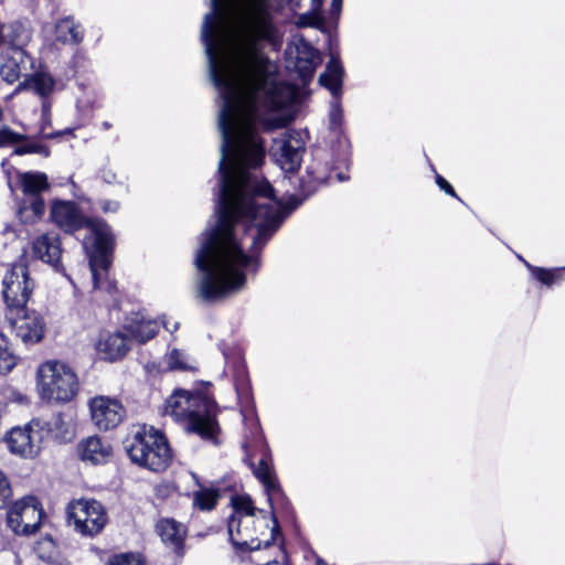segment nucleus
<instances>
[{
	"instance_id": "1",
	"label": "nucleus",
	"mask_w": 565,
	"mask_h": 565,
	"mask_svg": "<svg viewBox=\"0 0 565 565\" xmlns=\"http://www.w3.org/2000/svg\"><path fill=\"white\" fill-rule=\"evenodd\" d=\"M163 414L188 433L213 439L218 431L217 406L213 398L198 391L174 390L166 399Z\"/></svg>"
},
{
	"instance_id": "2",
	"label": "nucleus",
	"mask_w": 565,
	"mask_h": 565,
	"mask_svg": "<svg viewBox=\"0 0 565 565\" xmlns=\"http://www.w3.org/2000/svg\"><path fill=\"white\" fill-rule=\"evenodd\" d=\"M81 390L76 371L66 362L51 359L38 365L35 392L39 398L50 405L73 402Z\"/></svg>"
},
{
	"instance_id": "3",
	"label": "nucleus",
	"mask_w": 565,
	"mask_h": 565,
	"mask_svg": "<svg viewBox=\"0 0 565 565\" xmlns=\"http://www.w3.org/2000/svg\"><path fill=\"white\" fill-rule=\"evenodd\" d=\"M88 228L92 237L85 239L83 245L89 257L93 287L95 290H105L110 294L116 289V284L108 273L115 244L114 235L104 221L92 222Z\"/></svg>"
},
{
	"instance_id": "4",
	"label": "nucleus",
	"mask_w": 565,
	"mask_h": 565,
	"mask_svg": "<svg viewBox=\"0 0 565 565\" xmlns=\"http://www.w3.org/2000/svg\"><path fill=\"white\" fill-rule=\"evenodd\" d=\"M126 450L132 462L152 471L164 470L171 461V450L166 437L152 426L138 427L127 440Z\"/></svg>"
},
{
	"instance_id": "5",
	"label": "nucleus",
	"mask_w": 565,
	"mask_h": 565,
	"mask_svg": "<svg viewBox=\"0 0 565 565\" xmlns=\"http://www.w3.org/2000/svg\"><path fill=\"white\" fill-rule=\"evenodd\" d=\"M227 527L232 544L239 551H256L263 545L268 547L274 539V527L269 529L265 515L228 519Z\"/></svg>"
},
{
	"instance_id": "6",
	"label": "nucleus",
	"mask_w": 565,
	"mask_h": 565,
	"mask_svg": "<svg viewBox=\"0 0 565 565\" xmlns=\"http://www.w3.org/2000/svg\"><path fill=\"white\" fill-rule=\"evenodd\" d=\"M66 513L68 524L83 536L98 535L108 522L106 509L94 499L73 500L68 503Z\"/></svg>"
},
{
	"instance_id": "7",
	"label": "nucleus",
	"mask_w": 565,
	"mask_h": 565,
	"mask_svg": "<svg viewBox=\"0 0 565 565\" xmlns=\"http://www.w3.org/2000/svg\"><path fill=\"white\" fill-rule=\"evenodd\" d=\"M44 515L40 500L25 495L8 507L7 524L17 535H32L40 529Z\"/></svg>"
},
{
	"instance_id": "8",
	"label": "nucleus",
	"mask_w": 565,
	"mask_h": 565,
	"mask_svg": "<svg viewBox=\"0 0 565 565\" xmlns=\"http://www.w3.org/2000/svg\"><path fill=\"white\" fill-rule=\"evenodd\" d=\"M45 433L44 425L33 419L23 427L12 428L4 440L11 454L32 459L40 454Z\"/></svg>"
},
{
	"instance_id": "9",
	"label": "nucleus",
	"mask_w": 565,
	"mask_h": 565,
	"mask_svg": "<svg viewBox=\"0 0 565 565\" xmlns=\"http://www.w3.org/2000/svg\"><path fill=\"white\" fill-rule=\"evenodd\" d=\"M34 288L25 265L18 264L7 271L3 278V298L8 310L25 307Z\"/></svg>"
},
{
	"instance_id": "10",
	"label": "nucleus",
	"mask_w": 565,
	"mask_h": 565,
	"mask_svg": "<svg viewBox=\"0 0 565 565\" xmlns=\"http://www.w3.org/2000/svg\"><path fill=\"white\" fill-rule=\"evenodd\" d=\"M343 78V67L338 57L331 56L327 64L326 71L320 75L319 82L326 87L332 96L333 100L330 103L328 115L329 129L333 132H339L343 122V110L339 102L341 94Z\"/></svg>"
},
{
	"instance_id": "11",
	"label": "nucleus",
	"mask_w": 565,
	"mask_h": 565,
	"mask_svg": "<svg viewBox=\"0 0 565 565\" xmlns=\"http://www.w3.org/2000/svg\"><path fill=\"white\" fill-rule=\"evenodd\" d=\"M7 320L15 337L25 344L38 343L44 337L45 322L43 318L25 307L8 310Z\"/></svg>"
},
{
	"instance_id": "12",
	"label": "nucleus",
	"mask_w": 565,
	"mask_h": 565,
	"mask_svg": "<svg viewBox=\"0 0 565 565\" xmlns=\"http://www.w3.org/2000/svg\"><path fill=\"white\" fill-rule=\"evenodd\" d=\"M92 423L99 430H110L122 423L126 417V408L121 401L107 396L96 395L88 401Z\"/></svg>"
},
{
	"instance_id": "13",
	"label": "nucleus",
	"mask_w": 565,
	"mask_h": 565,
	"mask_svg": "<svg viewBox=\"0 0 565 565\" xmlns=\"http://www.w3.org/2000/svg\"><path fill=\"white\" fill-rule=\"evenodd\" d=\"M303 142L297 131H285L275 138L270 147V156L286 172L295 171L301 162Z\"/></svg>"
},
{
	"instance_id": "14",
	"label": "nucleus",
	"mask_w": 565,
	"mask_h": 565,
	"mask_svg": "<svg viewBox=\"0 0 565 565\" xmlns=\"http://www.w3.org/2000/svg\"><path fill=\"white\" fill-rule=\"evenodd\" d=\"M50 217L54 224L66 233H73L86 226L88 235L84 241L92 237L88 228L89 223L97 221H87L76 203L63 200H54L52 202Z\"/></svg>"
},
{
	"instance_id": "15",
	"label": "nucleus",
	"mask_w": 565,
	"mask_h": 565,
	"mask_svg": "<svg viewBox=\"0 0 565 565\" xmlns=\"http://www.w3.org/2000/svg\"><path fill=\"white\" fill-rule=\"evenodd\" d=\"M95 352L100 360L115 362L122 359L129 351V340L119 331L103 330L94 344Z\"/></svg>"
},
{
	"instance_id": "16",
	"label": "nucleus",
	"mask_w": 565,
	"mask_h": 565,
	"mask_svg": "<svg viewBox=\"0 0 565 565\" xmlns=\"http://www.w3.org/2000/svg\"><path fill=\"white\" fill-rule=\"evenodd\" d=\"M253 472L263 484L270 507L282 504L286 498L274 470L270 454L263 455L257 466L253 467Z\"/></svg>"
},
{
	"instance_id": "17",
	"label": "nucleus",
	"mask_w": 565,
	"mask_h": 565,
	"mask_svg": "<svg viewBox=\"0 0 565 565\" xmlns=\"http://www.w3.org/2000/svg\"><path fill=\"white\" fill-rule=\"evenodd\" d=\"M76 454L85 463L104 465L111 459L113 447L108 440L94 435L77 444Z\"/></svg>"
},
{
	"instance_id": "18",
	"label": "nucleus",
	"mask_w": 565,
	"mask_h": 565,
	"mask_svg": "<svg viewBox=\"0 0 565 565\" xmlns=\"http://www.w3.org/2000/svg\"><path fill=\"white\" fill-rule=\"evenodd\" d=\"M0 77L7 84H14L19 82L23 71L26 70V64L33 68L34 60L25 50H9L1 55Z\"/></svg>"
},
{
	"instance_id": "19",
	"label": "nucleus",
	"mask_w": 565,
	"mask_h": 565,
	"mask_svg": "<svg viewBox=\"0 0 565 565\" xmlns=\"http://www.w3.org/2000/svg\"><path fill=\"white\" fill-rule=\"evenodd\" d=\"M295 49V68L303 83L310 81L321 63V57L317 50H315L302 38H296L292 42Z\"/></svg>"
},
{
	"instance_id": "20",
	"label": "nucleus",
	"mask_w": 565,
	"mask_h": 565,
	"mask_svg": "<svg viewBox=\"0 0 565 565\" xmlns=\"http://www.w3.org/2000/svg\"><path fill=\"white\" fill-rule=\"evenodd\" d=\"M32 254L44 263L57 268L62 256L60 236L56 233H44L32 242Z\"/></svg>"
},
{
	"instance_id": "21",
	"label": "nucleus",
	"mask_w": 565,
	"mask_h": 565,
	"mask_svg": "<svg viewBox=\"0 0 565 565\" xmlns=\"http://www.w3.org/2000/svg\"><path fill=\"white\" fill-rule=\"evenodd\" d=\"M162 365L169 372H189L198 371V361L186 350L168 344L167 351L162 358Z\"/></svg>"
},
{
	"instance_id": "22",
	"label": "nucleus",
	"mask_w": 565,
	"mask_h": 565,
	"mask_svg": "<svg viewBox=\"0 0 565 565\" xmlns=\"http://www.w3.org/2000/svg\"><path fill=\"white\" fill-rule=\"evenodd\" d=\"M160 328L156 319L142 313H134L126 322L125 329L139 343H146L156 337Z\"/></svg>"
},
{
	"instance_id": "23",
	"label": "nucleus",
	"mask_w": 565,
	"mask_h": 565,
	"mask_svg": "<svg viewBox=\"0 0 565 565\" xmlns=\"http://www.w3.org/2000/svg\"><path fill=\"white\" fill-rule=\"evenodd\" d=\"M32 70V73L26 74L30 90L42 99L49 98L56 89V79L45 66L35 68L33 65Z\"/></svg>"
},
{
	"instance_id": "24",
	"label": "nucleus",
	"mask_w": 565,
	"mask_h": 565,
	"mask_svg": "<svg viewBox=\"0 0 565 565\" xmlns=\"http://www.w3.org/2000/svg\"><path fill=\"white\" fill-rule=\"evenodd\" d=\"M32 39L31 30L21 21L6 23L1 39V46L8 45L10 50H24Z\"/></svg>"
},
{
	"instance_id": "25",
	"label": "nucleus",
	"mask_w": 565,
	"mask_h": 565,
	"mask_svg": "<svg viewBox=\"0 0 565 565\" xmlns=\"http://www.w3.org/2000/svg\"><path fill=\"white\" fill-rule=\"evenodd\" d=\"M156 529L166 544L171 545L174 550H179L182 546L186 534L183 524L172 519H163L157 523Z\"/></svg>"
},
{
	"instance_id": "26",
	"label": "nucleus",
	"mask_w": 565,
	"mask_h": 565,
	"mask_svg": "<svg viewBox=\"0 0 565 565\" xmlns=\"http://www.w3.org/2000/svg\"><path fill=\"white\" fill-rule=\"evenodd\" d=\"M54 36L55 41L63 44H78L83 41L84 32L73 18L66 17L56 21Z\"/></svg>"
},
{
	"instance_id": "27",
	"label": "nucleus",
	"mask_w": 565,
	"mask_h": 565,
	"mask_svg": "<svg viewBox=\"0 0 565 565\" xmlns=\"http://www.w3.org/2000/svg\"><path fill=\"white\" fill-rule=\"evenodd\" d=\"M18 180L26 196L40 195L41 192L49 189L47 175L43 172H21L18 174Z\"/></svg>"
},
{
	"instance_id": "28",
	"label": "nucleus",
	"mask_w": 565,
	"mask_h": 565,
	"mask_svg": "<svg viewBox=\"0 0 565 565\" xmlns=\"http://www.w3.org/2000/svg\"><path fill=\"white\" fill-rule=\"evenodd\" d=\"M243 422L245 425V441L243 444L244 448L248 450V448L262 446L267 448L265 444L262 428L256 414L249 413L243 417ZM267 451V449H265Z\"/></svg>"
},
{
	"instance_id": "29",
	"label": "nucleus",
	"mask_w": 565,
	"mask_h": 565,
	"mask_svg": "<svg viewBox=\"0 0 565 565\" xmlns=\"http://www.w3.org/2000/svg\"><path fill=\"white\" fill-rule=\"evenodd\" d=\"M522 260L531 275L545 286H552L557 280L563 279L562 273L565 271V266L557 268H543L533 266L524 259Z\"/></svg>"
},
{
	"instance_id": "30",
	"label": "nucleus",
	"mask_w": 565,
	"mask_h": 565,
	"mask_svg": "<svg viewBox=\"0 0 565 565\" xmlns=\"http://www.w3.org/2000/svg\"><path fill=\"white\" fill-rule=\"evenodd\" d=\"M236 393L242 417L248 415L249 413L256 414L252 390L249 383L246 380H242L236 384Z\"/></svg>"
},
{
	"instance_id": "31",
	"label": "nucleus",
	"mask_w": 565,
	"mask_h": 565,
	"mask_svg": "<svg viewBox=\"0 0 565 565\" xmlns=\"http://www.w3.org/2000/svg\"><path fill=\"white\" fill-rule=\"evenodd\" d=\"M233 514L230 519H241L246 515H256L252 499L247 495H236L232 499Z\"/></svg>"
},
{
	"instance_id": "32",
	"label": "nucleus",
	"mask_w": 565,
	"mask_h": 565,
	"mask_svg": "<svg viewBox=\"0 0 565 565\" xmlns=\"http://www.w3.org/2000/svg\"><path fill=\"white\" fill-rule=\"evenodd\" d=\"M218 493L213 489H201L194 492L193 504L203 511L212 510L217 502Z\"/></svg>"
},
{
	"instance_id": "33",
	"label": "nucleus",
	"mask_w": 565,
	"mask_h": 565,
	"mask_svg": "<svg viewBox=\"0 0 565 565\" xmlns=\"http://www.w3.org/2000/svg\"><path fill=\"white\" fill-rule=\"evenodd\" d=\"M34 553L41 563L60 557L54 541L51 537H43L34 545Z\"/></svg>"
},
{
	"instance_id": "34",
	"label": "nucleus",
	"mask_w": 565,
	"mask_h": 565,
	"mask_svg": "<svg viewBox=\"0 0 565 565\" xmlns=\"http://www.w3.org/2000/svg\"><path fill=\"white\" fill-rule=\"evenodd\" d=\"M30 199L29 205L24 203L23 207H21V213L25 214L28 221L34 222L43 215L45 203L40 195L30 196Z\"/></svg>"
},
{
	"instance_id": "35",
	"label": "nucleus",
	"mask_w": 565,
	"mask_h": 565,
	"mask_svg": "<svg viewBox=\"0 0 565 565\" xmlns=\"http://www.w3.org/2000/svg\"><path fill=\"white\" fill-rule=\"evenodd\" d=\"M322 3L323 0H312V10L310 14H303L300 17L301 25L319 26L323 23L322 14L320 12Z\"/></svg>"
},
{
	"instance_id": "36",
	"label": "nucleus",
	"mask_w": 565,
	"mask_h": 565,
	"mask_svg": "<svg viewBox=\"0 0 565 565\" xmlns=\"http://www.w3.org/2000/svg\"><path fill=\"white\" fill-rule=\"evenodd\" d=\"M26 137L24 135L14 132L9 127H1L0 128V147H9L17 145L23 140H25Z\"/></svg>"
},
{
	"instance_id": "37",
	"label": "nucleus",
	"mask_w": 565,
	"mask_h": 565,
	"mask_svg": "<svg viewBox=\"0 0 565 565\" xmlns=\"http://www.w3.org/2000/svg\"><path fill=\"white\" fill-rule=\"evenodd\" d=\"M106 565H143L140 556L132 553L115 555Z\"/></svg>"
},
{
	"instance_id": "38",
	"label": "nucleus",
	"mask_w": 565,
	"mask_h": 565,
	"mask_svg": "<svg viewBox=\"0 0 565 565\" xmlns=\"http://www.w3.org/2000/svg\"><path fill=\"white\" fill-rule=\"evenodd\" d=\"M17 156H23L26 153H41L45 157L49 156V149L45 146L39 143H25L17 147L13 151Z\"/></svg>"
},
{
	"instance_id": "39",
	"label": "nucleus",
	"mask_w": 565,
	"mask_h": 565,
	"mask_svg": "<svg viewBox=\"0 0 565 565\" xmlns=\"http://www.w3.org/2000/svg\"><path fill=\"white\" fill-rule=\"evenodd\" d=\"M17 364V358L7 349L0 348V373L10 372Z\"/></svg>"
},
{
	"instance_id": "40",
	"label": "nucleus",
	"mask_w": 565,
	"mask_h": 565,
	"mask_svg": "<svg viewBox=\"0 0 565 565\" xmlns=\"http://www.w3.org/2000/svg\"><path fill=\"white\" fill-rule=\"evenodd\" d=\"M12 495L7 476L0 470V508H4Z\"/></svg>"
},
{
	"instance_id": "41",
	"label": "nucleus",
	"mask_w": 565,
	"mask_h": 565,
	"mask_svg": "<svg viewBox=\"0 0 565 565\" xmlns=\"http://www.w3.org/2000/svg\"><path fill=\"white\" fill-rule=\"evenodd\" d=\"M436 183L446 193H448L451 196L457 198V194H456L454 188L441 175L436 177Z\"/></svg>"
},
{
	"instance_id": "42",
	"label": "nucleus",
	"mask_w": 565,
	"mask_h": 565,
	"mask_svg": "<svg viewBox=\"0 0 565 565\" xmlns=\"http://www.w3.org/2000/svg\"><path fill=\"white\" fill-rule=\"evenodd\" d=\"M102 178L106 183H115L117 181V174L111 168H104L102 170Z\"/></svg>"
},
{
	"instance_id": "43",
	"label": "nucleus",
	"mask_w": 565,
	"mask_h": 565,
	"mask_svg": "<svg viewBox=\"0 0 565 565\" xmlns=\"http://www.w3.org/2000/svg\"><path fill=\"white\" fill-rule=\"evenodd\" d=\"M24 90H30V84H29L28 75H25L23 81L19 82V84L17 85V87L14 88L12 94L9 96V98H12L15 95H18V94H20V93H22Z\"/></svg>"
},
{
	"instance_id": "44",
	"label": "nucleus",
	"mask_w": 565,
	"mask_h": 565,
	"mask_svg": "<svg viewBox=\"0 0 565 565\" xmlns=\"http://www.w3.org/2000/svg\"><path fill=\"white\" fill-rule=\"evenodd\" d=\"M100 209L104 212H116L119 209V203L117 201H100Z\"/></svg>"
},
{
	"instance_id": "45",
	"label": "nucleus",
	"mask_w": 565,
	"mask_h": 565,
	"mask_svg": "<svg viewBox=\"0 0 565 565\" xmlns=\"http://www.w3.org/2000/svg\"><path fill=\"white\" fill-rule=\"evenodd\" d=\"M161 324L162 327L169 331L172 335L178 331L179 329V322L178 321H174L173 323H170L166 316H162V319H161Z\"/></svg>"
},
{
	"instance_id": "46",
	"label": "nucleus",
	"mask_w": 565,
	"mask_h": 565,
	"mask_svg": "<svg viewBox=\"0 0 565 565\" xmlns=\"http://www.w3.org/2000/svg\"><path fill=\"white\" fill-rule=\"evenodd\" d=\"M39 565H71L68 562H66L62 557L54 558L52 561H45L43 563H40Z\"/></svg>"
},
{
	"instance_id": "47",
	"label": "nucleus",
	"mask_w": 565,
	"mask_h": 565,
	"mask_svg": "<svg viewBox=\"0 0 565 565\" xmlns=\"http://www.w3.org/2000/svg\"><path fill=\"white\" fill-rule=\"evenodd\" d=\"M342 6V0H332L331 3V13L339 14Z\"/></svg>"
},
{
	"instance_id": "48",
	"label": "nucleus",
	"mask_w": 565,
	"mask_h": 565,
	"mask_svg": "<svg viewBox=\"0 0 565 565\" xmlns=\"http://www.w3.org/2000/svg\"><path fill=\"white\" fill-rule=\"evenodd\" d=\"M110 127H111V124H110V122H108V121H104V122H102V128H103L104 130H108V129H110Z\"/></svg>"
},
{
	"instance_id": "49",
	"label": "nucleus",
	"mask_w": 565,
	"mask_h": 565,
	"mask_svg": "<svg viewBox=\"0 0 565 565\" xmlns=\"http://www.w3.org/2000/svg\"><path fill=\"white\" fill-rule=\"evenodd\" d=\"M316 564L317 565H328L327 562L324 559H322L321 557H317Z\"/></svg>"
},
{
	"instance_id": "50",
	"label": "nucleus",
	"mask_w": 565,
	"mask_h": 565,
	"mask_svg": "<svg viewBox=\"0 0 565 565\" xmlns=\"http://www.w3.org/2000/svg\"><path fill=\"white\" fill-rule=\"evenodd\" d=\"M4 232H6V233H8V234H12L13 236H15V232H14L11 227H9V226H8V227H6Z\"/></svg>"
}]
</instances>
